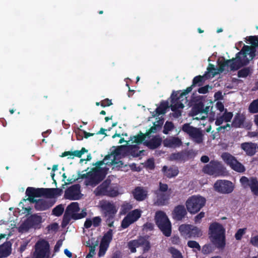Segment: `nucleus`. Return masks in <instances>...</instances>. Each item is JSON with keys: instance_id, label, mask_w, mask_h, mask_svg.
<instances>
[{"instance_id": "obj_11", "label": "nucleus", "mask_w": 258, "mask_h": 258, "mask_svg": "<svg viewBox=\"0 0 258 258\" xmlns=\"http://www.w3.org/2000/svg\"><path fill=\"white\" fill-rule=\"evenodd\" d=\"M240 182L244 188H249L253 195L258 196V180L256 177L248 178L243 176L240 179Z\"/></svg>"}, {"instance_id": "obj_32", "label": "nucleus", "mask_w": 258, "mask_h": 258, "mask_svg": "<svg viewBox=\"0 0 258 258\" xmlns=\"http://www.w3.org/2000/svg\"><path fill=\"white\" fill-rule=\"evenodd\" d=\"M62 189L59 188H45V197L52 198L60 196Z\"/></svg>"}, {"instance_id": "obj_40", "label": "nucleus", "mask_w": 258, "mask_h": 258, "mask_svg": "<svg viewBox=\"0 0 258 258\" xmlns=\"http://www.w3.org/2000/svg\"><path fill=\"white\" fill-rule=\"evenodd\" d=\"M141 216V211L136 209L128 213L127 217L131 219L133 222H136Z\"/></svg>"}, {"instance_id": "obj_58", "label": "nucleus", "mask_w": 258, "mask_h": 258, "mask_svg": "<svg viewBox=\"0 0 258 258\" xmlns=\"http://www.w3.org/2000/svg\"><path fill=\"white\" fill-rule=\"evenodd\" d=\"M222 116L225 121L229 122L233 117V113L231 112H227V110H226L225 113Z\"/></svg>"}, {"instance_id": "obj_5", "label": "nucleus", "mask_w": 258, "mask_h": 258, "mask_svg": "<svg viewBox=\"0 0 258 258\" xmlns=\"http://www.w3.org/2000/svg\"><path fill=\"white\" fill-rule=\"evenodd\" d=\"M226 168L221 163L218 161L211 160L209 164L204 166L203 171L210 175L219 176L223 175Z\"/></svg>"}, {"instance_id": "obj_37", "label": "nucleus", "mask_w": 258, "mask_h": 258, "mask_svg": "<svg viewBox=\"0 0 258 258\" xmlns=\"http://www.w3.org/2000/svg\"><path fill=\"white\" fill-rule=\"evenodd\" d=\"M169 107L168 102L166 101H162L161 102L160 106L158 107L155 111L156 114L159 115L165 113L166 109Z\"/></svg>"}, {"instance_id": "obj_46", "label": "nucleus", "mask_w": 258, "mask_h": 258, "mask_svg": "<svg viewBox=\"0 0 258 258\" xmlns=\"http://www.w3.org/2000/svg\"><path fill=\"white\" fill-rule=\"evenodd\" d=\"M214 249V247L212 244H206L202 247V252L204 254H208L211 253Z\"/></svg>"}, {"instance_id": "obj_21", "label": "nucleus", "mask_w": 258, "mask_h": 258, "mask_svg": "<svg viewBox=\"0 0 258 258\" xmlns=\"http://www.w3.org/2000/svg\"><path fill=\"white\" fill-rule=\"evenodd\" d=\"M257 144L252 142H244L241 144V148L249 156L255 155L256 152Z\"/></svg>"}, {"instance_id": "obj_34", "label": "nucleus", "mask_w": 258, "mask_h": 258, "mask_svg": "<svg viewBox=\"0 0 258 258\" xmlns=\"http://www.w3.org/2000/svg\"><path fill=\"white\" fill-rule=\"evenodd\" d=\"M188 93H185V90H184L181 93L179 94L178 92H173L171 96V102L174 103L176 101H183L184 98H186L185 96Z\"/></svg>"}, {"instance_id": "obj_64", "label": "nucleus", "mask_w": 258, "mask_h": 258, "mask_svg": "<svg viewBox=\"0 0 258 258\" xmlns=\"http://www.w3.org/2000/svg\"><path fill=\"white\" fill-rule=\"evenodd\" d=\"M250 243L253 246L258 248V235L251 237L250 240Z\"/></svg>"}, {"instance_id": "obj_42", "label": "nucleus", "mask_w": 258, "mask_h": 258, "mask_svg": "<svg viewBox=\"0 0 258 258\" xmlns=\"http://www.w3.org/2000/svg\"><path fill=\"white\" fill-rule=\"evenodd\" d=\"M248 111L251 113H258V98L250 103L248 107Z\"/></svg>"}, {"instance_id": "obj_18", "label": "nucleus", "mask_w": 258, "mask_h": 258, "mask_svg": "<svg viewBox=\"0 0 258 258\" xmlns=\"http://www.w3.org/2000/svg\"><path fill=\"white\" fill-rule=\"evenodd\" d=\"M111 180L106 179L95 188L94 194L96 196H106Z\"/></svg>"}, {"instance_id": "obj_10", "label": "nucleus", "mask_w": 258, "mask_h": 258, "mask_svg": "<svg viewBox=\"0 0 258 258\" xmlns=\"http://www.w3.org/2000/svg\"><path fill=\"white\" fill-rule=\"evenodd\" d=\"M89 183L86 185L95 186L100 183L105 178L106 172L104 168L102 167H95L89 171Z\"/></svg>"}, {"instance_id": "obj_7", "label": "nucleus", "mask_w": 258, "mask_h": 258, "mask_svg": "<svg viewBox=\"0 0 258 258\" xmlns=\"http://www.w3.org/2000/svg\"><path fill=\"white\" fill-rule=\"evenodd\" d=\"M101 208L104 217L106 218V222L110 227H113L114 217L117 210L115 206L109 202H106L101 205Z\"/></svg>"}, {"instance_id": "obj_48", "label": "nucleus", "mask_w": 258, "mask_h": 258, "mask_svg": "<svg viewBox=\"0 0 258 258\" xmlns=\"http://www.w3.org/2000/svg\"><path fill=\"white\" fill-rule=\"evenodd\" d=\"M170 252L173 258H183V256L179 250L174 247L170 248Z\"/></svg>"}, {"instance_id": "obj_13", "label": "nucleus", "mask_w": 258, "mask_h": 258, "mask_svg": "<svg viewBox=\"0 0 258 258\" xmlns=\"http://www.w3.org/2000/svg\"><path fill=\"white\" fill-rule=\"evenodd\" d=\"M215 190L218 192L228 194L234 190V185L231 181L226 180H218L214 185Z\"/></svg>"}, {"instance_id": "obj_16", "label": "nucleus", "mask_w": 258, "mask_h": 258, "mask_svg": "<svg viewBox=\"0 0 258 258\" xmlns=\"http://www.w3.org/2000/svg\"><path fill=\"white\" fill-rule=\"evenodd\" d=\"M155 197L153 198V204L157 206H163L169 203L170 194L154 191Z\"/></svg>"}, {"instance_id": "obj_19", "label": "nucleus", "mask_w": 258, "mask_h": 258, "mask_svg": "<svg viewBox=\"0 0 258 258\" xmlns=\"http://www.w3.org/2000/svg\"><path fill=\"white\" fill-rule=\"evenodd\" d=\"M192 152V151L190 150L173 153L170 155L169 158L172 161H184L188 159Z\"/></svg>"}, {"instance_id": "obj_23", "label": "nucleus", "mask_w": 258, "mask_h": 258, "mask_svg": "<svg viewBox=\"0 0 258 258\" xmlns=\"http://www.w3.org/2000/svg\"><path fill=\"white\" fill-rule=\"evenodd\" d=\"M26 220L29 224L31 228H39L42 223V217L37 214H33L29 216Z\"/></svg>"}, {"instance_id": "obj_35", "label": "nucleus", "mask_w": 258, "mask_h": 258, "mask_svg": "<svg viewBox=\"0 0 258 258\" xmlns=\"http://www.w3.org/2000/svg\"><path fill=\"white\" fill-rule=\"evenodd\" d=\"M113 237V230L111 229L104 234L103 235L101 243V244H105L106 246H108L110 242L111 241Z\"/></svg>"}, {"instance_id": "obj_41", "label": "nucleus", "mask_w": 258, "mask_h": 258, "mask_svg": "<svg viewBox=\"0 0 258 258\" xmlns=\"http://www.w3.org/2000/svg\"><path fill=\"white\" fill-rule=\"evenodd\" d=\"M119 195L118 188L116 186H113L109 184L107 197H115Z\"/></svg>"}, {"instance_id": "obj_44", "label": "nucleus", "mask_w": 258, "mask_h": 258, "mask_svg": "<svg viewBox=\"0 0 258 258\" xmlns=\"http://www.w3.org/2000/svg\"><path fill=\"white\" fill-rule=\"evenodd\" d=\"M140 241L142 242V244H141V246L143 247V251L144 252L148 251L151 247L149 241L143 237H140Z\"/></svg>"}, {"instance_id": "obj_28", "label": "nucleus", "mask_w": 258, "mask_h": 258, "mask_svg": "<svg viewBox=\"0 0 258 258\" xmlns=\"http://www.w3.org/2000/svg\"><path fill=\"white\" fill-rule=\"evenodd\" d=\"M12 244L10 242H5L0 245V258H5L9 256L12 251Z\"/></svg>"}, {"instance_id": "obj_57", "label": "nucleus", "mask_w": 258, "mask_h": 258, "mask_svg": "<svg viewBox=\"0 0 258 258\" xmlns=\"http://www.w3.org/2000/svg\"><path fill=\"white\" fill-rule=\"evenodd\" d=\"M246 228H240L239 229L235 234V238L236 240H241L242 236L245 232Z\"/></svg>"}, {"instance_id": "obj_63", "label": "nucleus", "mask_w": 258, "mask_h": 258, "mask_svg": "<svg viewBox=\"0 0 258 258\" xmlns=\"http://www.w3.org/2000/svg\"><path fill=\"white\" fill-rule=\"evenodd\" d=\"M92 224L95 227H97L100 225L101 222V219L100 217H95L93 218L92 220Z\"/></svg>"}, {"instance_id": "obj_33", "label": "nucleus", "mask_w": 258, "mask_h": 258, "mask_svg": "<svg viewBox=\"0 0 258 258\" xmlns=\"http://www.w3.org/2000/svg\"><path fill=\"white\" fill-rule=\"evenodd\" d=\"M193 101L195 102L192 108L194 114L197 115L200 113H202L203 108L204 107V104L201 99L198 97L195 98Z\"/></svg>"}, {"instance_id": "obj_24", "label": "nucleus", "mask_w": 258, "mask_h": 258, "mask_svg": "<svg viewBox=\"0 0 258 258\" xmlns=\"http://www.w3.org/2000/svg\"><path fill=\"white\" fill-rule=\"evenodd\" d=\"M35 208L37 211H44L51 207L53 203L43 199L36 200Z\"/></svg>"}, {"instance_id": "obj_53", "label": "nucleus", "mask_w": 258, "mask_h": 258, "mask_svg": "<svg viewBox=\"0 0 258 258\" xmlns=\"http://www.w3.org/2000/svg\"><path fill=\"white\" fill-rule=\"evenodd\" d=\"M133 208L132 205L128 203L123 204L121 207V213L125 214Z\"/></svg>"}, {"instance_id": "obj_25", "label": "nucleus", "mask_w": 258, "mask_h": 258, "mask_svg": "<svg viewBox=\"0 0 258 258\" xmlns=\"http://www.w3.org/2000/svg\"><path fill=\"white\" fill-rule=\"evenodd\" d=\"M162 171L164 175L169 178L176 176L179 173L178 169L176 166L168 167L167 166H164Z\"/></svg>"}, {"instance_id": "obj_17", "label": "nucleus", "mask_w": 258, "mask_h": 258, "mask_svg": "<svg viewBox=\"0 0 258 258\" xmlns=\"http://www.w3.org/2000/svg\"><path fill=\"white\" fill-rule=\"evenodd\" d=\"M187 211L184 206L182 205H177L174 207L172 212V217L175 221H181L186 217Z\"/></svg>"}, {"instance_id": "obj_51", "label": "nucleus", "mask_w": 258, "mask_h": 258, "mask_svg": "<svg viewBox=\"0 0 258 258\" xmlns=\"http://www.w3.org/2000/svg\"><path fill=\"white\" fill-rule=\"evenodd\" d=\"M187 246L191 248H195L198 251L201 250V247L199 243L194 240H189L187 242Z\"/></svg>"}, {"instance_id": "obj_45", "label": "nucleus", "mask_w": 258, "mask_h": 258, "mask_svg": "<svg viewBox=\"0 0 258 258\" xmlns=\"http://www.w3.org/2000/svg\"><path fill=\"white\" fill-rule=\"evenodd\" d=\"M64 211V207L61 205L56 206L52 211V214L55 216L59 217L61 216Z\"/></svg>"}, {"instance_id": "obj_31", "label": "nucleus", "mask_w": 258, "mask_h": 258, "mask_svg": "<svg viewBox=\"0 0 258 258\" xmlns=\"http://www.w3.org/2000/svg\"><path fill=\"white\" fill-rule=\"evenodd\" d=\"M245 120V117L241 115L240 113H237L232 122V127L235 128H241L243 127V123Z\"/></svg>"}, {"instance_id": "obj_15", "label": "nucleus", "mask_w": 258, "mask_h": 258, "mask_svg": "<svg viewBox=\"0 0 258 258\" xmlns=\"http://www.w3.org/2000/svg\"><path fill=\"white\" fill-rule=\"evenodd\" d=\"M80 195V185L76 184L71 186L66 190L64 197L66 199L78 200L81 198Z\"/></svg>"}, {"instance_id": "obj_56", "label": "nucleus", "mask_w": 258, "mask_h": 258, "mask_svg": "<svg viewBox=\"0 0 258 258\" xmlns=\"http://www.w3.org/2000/svg\"><path fill=\"white\" fill-rule=\"evenodd\" d=\"M70 216L65 212L61 222V226L62 227H65L69 223L71 220Z\"/></svg>"}, {"instance_id": "obj_2", "label": "nucleus", "mask_w": 258, "mask_h": 258, "mask_svg": "<svg viewBox=\"0 0 258 258\" xmlns=\"http://www.w3.org/2000/svg\"><path fill=\"white\" fill-rule=\"evenodd\" d=\"M209 239L215 247L223 249L226 245L225 229L218 222L210 225L208 231Z\"/></svg>"}, {"instance_id": "obj_59", "label": "nucleus", "mask_w": 258, "mask_h": 258, "mask_svg": "<svg viewBox=\"0 0 258 258\" xmlns=\"http://www.w3.org/2000/svg\"><path fill=\"white\" fill-rule=\"evenodd\" d=\"M168 185L166 183H159V188L155 190V191L160 192H166L168 190Z\"/></svg>"}, {"instance_id": "obj_43", "label": "nucleus", "mask_w": 258, "mask_h": 258, "mask_svg": "<svg viewBox=\"0 0 258 258\" xmlns=\"http://www.w3.org/2000/svg\"><path fill=\"white\" fill-rule=\"evenodd\" d=\"M251 73V69L249 67L244 68L238 71L237 76L238 78H246Z\"/></svg>"}, {"instance_id": "obj_54", "label": "nucleus", "mask_w": 258, "mask_h": 258, "mask_svg": "<svg viewBox=\"0 0 258 258\" xmlns=\"http://www.w3.org/2000/svg\"><path fill=\"white\" fill-rule=\"evenodd\" d=\"M132 223H133V221L126 216L122 220L121 226L122 228L125 229L127 228Z\"/></svg>"}, {"instance_id": "obj_60", "label": "nucleus", "mask_w": 258, "mask_h": 258, "mask_svg": "<svg viewBox=\"0 0 258 258\" xmlns=\"http://www.w3.org/2000/svg\"><path fill=\"white\" fill-rule=\"evenodd\" d=\"M89 178H90V173L89 171L84 174H81L80 173H78V177L77 178V180L78 179H86L85 181L86 184L87 183H89Z\"/></svg>"}, {"instance_id": "obj_36", "label": "nucleus", "mask_w": 258, "mask_h": 258, "mask_svg": "<svg viewBox=\"0 0 258 258\" xmlns=\"http://www.w3.org/2000/svg\"><path fill=\"white\" fill-rule=\"evenodd\" d=\"M147 137L148 136L146 135V133L143 134L141 131H140L137 135L133 137L131 136L130 140L133 141V139H134L133 143H135L139 145L142 144L145 141Z\"/></svg>"}, {"instance_id": "obj_61", "label": "nucleus", "mask_w": 258, "mask_h": 258, "mask_svg": "<svg viewBox=\"0 0 258 258\" xmlns=\"http://www.w3.org/2000/svg\"><path fill=\"white\" fill-rule=\"evenodd\" d=\"M97 245V243H96L93 246H90L89 252L87 255L86 258H92L95 254V248Z\"/></svg>"}, {"instance_id": "obj_27", "label": "nucleus", "mask_w": 258, "mask_h": 258, "mask_svg": "<svg viewBox=\"0 0 258 258\" xmlns=\"http://www.w3.org/2000/svg\"><path fill=\"white\" fill-rule=\"evenodd\" d=\"M137 147L136 145H120L114 150V153L116 155L127 154L128 152H133Z\"/></svg>"}, {"instance_id": "obj_4", "label": "nucleus", "mask_w": 258, "mask_h": 258, "mask_svg": "<svg viewBox=\"0 0 258 258\" xmlns=\"http://www.w3.org/2000/svg\"><path fill=\"white\" fill-rule=\"evenodd\" d=\"M206 199L201 196H192L185 202L186 208L191 214L198 213L206 204Z\"/></svg>"}, {"instance_id": "obj_55", "label": "nucleus", "mask_w": 258, "mask_h": 258, "mask_svg": "<svg viewBox=\"0 0 258 258\" xmlns=\"http://www.w3.org/2000/svg\"><path fill=\"white\" fill-rule=\"evenodd\" d=\"M31 228V227L27 221L26 220L23 224L20 225L19 227V231L22 232H27Z\"/></svg>"}, {"instance_id": "obj_1", "label": "nucleus", "mask_w": 258, "mask_h": 258, "mask_svg": "<svg viewBox=\"0 0 258 258\" xmlns=\"http://www.w3.org/2000/svg\"><path fill=\"white\" fill-rule=\"evenodd\" d=\"M257 40V36H249L248 41L251 45H244L241 50L236 53V57L220 61L218 63V72L222 73L225 68L228 67H229L230 71H235L248 64L250 59L247 58V54L249 55L250 60L255 57L256 47H258Z\"/></svg>"}, {"instance_id": "obj_29", "label": "nucleus", "mask_w": 258, "mask_h": 258, "mask_svg": "<svg viewBox=\"0 0 258 258\" xmlns=\"http://www.w3.org/2000/svg\"><path fill=\"white\" fill-rule=\"evenodd\" d=\"M133 194L134 198L138 201L144 200L147 195V191L140 186L136 187L135 188L133 191Z\"/></svg>"}, {"instance_id": "obj_52", "label": "nucleus", "mask_w": 258, "mask_h": 258, "mask_svg": "<svg viewBox=\"0 0 258 258\" xmlns=\"http://www.w3.org/2000/svg\"><path fill=\"white\" fill-rule=\"evenodd\" d=\"M184 107V104L180 101H176L174 103H171V109L172 111H175V110H179V109H182Z\"/></svg>"}, {"instance_id": "obj_47", "label": "nucleus", "mask_w": 258, "mask_h": 258, "mask_svg": "<svg viewBox=\"0 0 258 258\" xmlns=\"http://www.w3.org/2000/svg\"><path fill=\"white\" fill-rule=\"evenodd\" d=\"M174 124L171 121H166L164 126L163 133L164 134H168L169 131H172L174 128Z\"/></svg>"}, {"instance_id": "obj_3", "label": "nucleus", "mask_w": 258, "mask_h": 258, "mask_svg": "<svg viewBox=\"0 0 258 258\" xmlns=\"http://www.w3.org/2000/svg\"><path fill=\"white\" fill-rule=\"evenodd\" d=\"M155 222L164 235L169 237L171 234V224L167 216L163 211L156 213Z\"/></svg>"}, {"instance_id": "obj_62", "label": "nucleus", "mask_w": 258, "mask_h": 258, "mask_svg": "<svg viewBox=\"0 0 258 258\" xmlns=\"http://www.w3.org/2000/svg\"><path fill=\"white\" fill-rule=\"evenodd\" d=\"M158 126L156 125V122L154 123V125L151 127L146 133V135L149 137L151 133H156L158 130Z\"/></svg>"}, {"instance_id": "obj_12", "label": "nucleus", "mask_w": 258, "mask_h": 258, "mask_svg": "<svg viewBox=\"0 0 258 258\" xmlns=\"http://www.w3.org/2000/svg\"><path fill=\"white\" fill-rule=\"evenodd\" d=\"M80 211L79 205L77 202H73L68 206L66 212L71 215L72 219L78 220L87 216L86 209L82 210L80 213H76Z\"/></svg>"}, {"instance_id": "obj_22", "label": "nucleus", "mask_w": 258, "mask_h": 258, "mask_svg": "<svg viewBox=\"0 0 258 258\" xmlns=\"http://www.w3.org/2000/svg\"><path fill=\"white\" fill-rule=\"evenodd\" d=\"M163 145L166 147L176 148L182 145V142L178 137H171L165 139L163 141Z\"/></svg>"}, {"instance_id": "obj_49", "label": "nucleus", "mask_w": 258, "mask_h": 258, "mask_svg": "<svg viewBox=\"0 0 258 258\" xmlns=\"http://www.w3.org/2000/svg\"><path fill=\"white\" fill-rule=\"evenodd\" d=\"M191 228V225L182 224L179 227V230L181 233L189 235V231Z\"/></svg>"}, {"instance_id": "obj_38", "label": "nucleus", "mask_w": 258, "mask_h": 258, "mask_svg": "<svg viewBox=\"0 0 258 258\" xmlns=\"http://www.w3.org/2000/svg\"><path fill=\"white\" fill-rule=\"evenodd\" d=\"M203 234L202 230L196 226L191 225V228L188 235L189 237H199Z\"/></svg>"}, {"instance_id": "obj_20", "label": "nucleus", "mask_w": 258, "mask_h": 258, "mask_svg": "<svg viewBox=\"0 0 258 258\" xmlns=\"http://www.w3.org/2000/svg\"><path fill=\"white\" fill-rule=\"evenodd\" d=\"M162 138L159 135L154 136L149 141H145L144 144L149 149L154 150L158 148L162 143Z\"/></svg>"}, {"instance_id": "obj_50", "label": "nucleus", "mask_w": 258, "mask_h": 258, "mask_svg": "<svg viewBox=\"0 0 258 258\" xmlns=\"http://www.w3.org/2000/svg\"><path fill=\"white\" fill-rule=\"evenodd\" d=\"M145 167L149 170H153L155 168V162L153 158L148 159L145 163Z\"/></svg>"}, {"instance_id": "obj_30", "label": "nucleus", "mask_w": 258, "mask_h": 258, "mask_svg": "<svg viewBox=\"0 0 258 258\" xmlns=\"http://www.w3.org/2000/svg\"><path fill=\"white\" fill-rule=\"evenodd\" d=\"M204 76L199 75L194 78L192 84L185 90V93H190L196 86H201L204 82Z\"/></svg>"}, {"instance_id": "obj_39", "label": "nucleus", "mask_w": 258, "mask_h": 258, "mask_svg": "<svg viewBox=\"0 0 258 258\" xmlns=\"http://www.w3.org/2000/svg\"><path fill=\"white\" fill-rule=\"evenodd\" d=\"M142 242L140 241V238L136 240H131L128 243V247L130 249L131 252L134 253L136 252L137 247L141 246Z\"/></svg>"}, {"instance_id": "obj_8", "label": "nucleus", "mask_w": 258, "mask_h": 258, "mask_svg": "<svg viewBox=\"0 0 258 258\" xmlns=\"http://www.w3.org/2000/svg\"><path fill=\"white\" fill-rule=\"evenodd\" d=\"M221 158L224 162L234 171L240 173L244 172L245 171L244 166L230 153L227 152L222 153Z\"/></svg>"}, {"instance_id": "obj_26", "label": "nucleus", "mask_w": 258, "mask_h": 258, "mask_svg": "<svg viewBox=\"0 0 258 258\" xmlns=\"http://www.w3.org/2000/svg\"><path fill=\"white\" fill-rule=\"evenodd\" d=\"M88 150L85 148H82L81 150H75L74 151H65L63 152L60 156L61 157H64L67 156H70L68 158L74 159V157L81 158L83 154L85 153L88 152Z\"/></svg>"}, {"instance_id": "obj_9", "label": "nucleus", "mask_w": 258, "mask_h": 258, "mask_svg": "<svg viewBox=\"0 0 258 258\" xmlns=\"http://www.w3.org/2000/svg\"><path fill=\"white\" fill-rule=\"evenodd\" d=\"M49 244L44 239L38 240L35 244L33 258H45L49 254Z\"/></svg>"}, {"instance_id": "obj_14", "label": "nucleus", "mask_w": 258, "mask_h": 258, "mask_svg": "<svg viewBox=\"0 0 258 258\" xmlns=\"http://www.w3.org/2000/svg\"><path fill=\"white\" fill-rule=\"evenodd\" d=\"M25 194L28 196V198L27 199H24L23 201H26L28 200L32 203H34L36 202L35 198L45 197V188L28 187L26 190Z\"/></svg>"}, {"instance_id": "obj_6", "label": "nucleus", "mask_w": 258, "mask_h": 258, "mask_svg": "<svg viewBox=\"0 0 258 258\" xmlns=\"http://www.w3.org/2000/svg\"><path fill=\"white\" fill-rule=\"evenodd\" d=\"M181 129L196 143L200 144L203 142L204 134L200 128L191 126L189 123H186L182 125Z\"/></svg>"}]
</instances>
